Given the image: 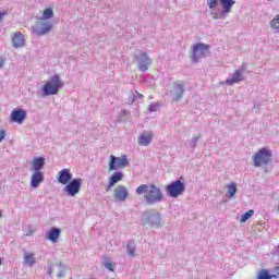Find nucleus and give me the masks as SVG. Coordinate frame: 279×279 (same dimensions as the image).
<instances>
[{"instance_id": "nucleus-19", "label": "nucleus", "mask_w": 279, "mask_h": 279, "mask_svg": "<svg viewBox=\"0 0 279 279\" xmlns=\"http://www.w3.org/2000/svg\"><path fill=\"white\" fill-rule=\"evenodd\" d=\"M45 169V157H36L33 159L31 171L41 172Z\"/></svg>"}, {"instance_id": "nucleus-23", "label": "nucleus", "mask_w": 279, "mask_h": 279, "mask_svg": "<svg viewBox=\"0 0 279 279\" xmlns=\"http://www.w3.org/2000/svg\"><path fill=\"white\" fill-rule=\"evenodd\" d=\"M36 263V257L34 253H25L24 254V264L28 265V267H34V264Z\"/></svg>"}, {"instance_id": "nucleus-18", "label": "nucleus", "mask_w": 279, "mask_h": 279, "mask_svg": "<svg viewBox=\"0 0 279 279\" xmlns=\"http://www.w3.org/2000/svg\"><path fill=\"white\" fill-rule=\"evenodd\" d=\"M12 45L14 49L25 47V36L21 32H16L12 37Z\"/></svg>"}, {"instance_id": "nucleus-41", "label": "nucleus", "mask_w": 279, "mask_h": 279, "mask_svg": "<svg viewBox=\"0 0 279 279\" xmlns=\"http://www.w3.org/2000/svg\"><path fill=\"white\" fill-rule=\"evenodd\" d=\"M58 278H64V272H59Z\"/></svg>"}, {"instance_id": "nucleus-2", "label": "nucleus", "mask_w": 279, "mask_h": 279, "mask_svg": "<svg viewBox=\"0 0 279 279\" xmlns=\"http://www.w3.org/2000/svg\"><path fill=\"white\" fill-rule=\"evenodd\" d=\"M235 3L236 0H207V5L214 21L226 19V16L232 12V8Z\"/></svg>"}, {"instance_id": "nucleus-24", "label": "nucleus", "mask_w": 279, "mask_h": 279, "mask_svg": "<svg viewBox=\"0 0 279 279\" xmlns=\"http://www.w3.org/2000/svg\"><path fill=\"white\" fill-rule=\"evenodd\" d=\"M199 138H202V136H194L192 137V140L187 141L185 143V147L186 149H195V147H197V143H199Z\"/></svg>"}, {"instance_id": "nucleus-10", "label": "nucleus", "mask_w": 279, "mask_h": 279, "mask_svg": "<svg viewBox=\"0 0 279 279\" xmlns=\"http://www.w3.org/2000/svg\"><path fill=\"white\" fill-rule=\"evenodd\" d=\"M109 158V171H119V169H123L130 165L126 156L116 157L114 155H110Z\"/></svg>"}, {"instance_id": "nucleus-8", "label": "nucleus", "mask_w": 279, "mask_h": 279, "mask_svg": "<svg viewBox=\"0 0 279 279\" xmlns=\"http://www.w3.org/2000/svg\"><path fill=\"white\" fill-rule=\"evenodd\" d=\"M135 60L137 62L138 71L145 73L149 66H151V58L147 56V52L143 50H137L135 53Z\"/></svg>"}, {"instance_id": "nucleus-33", "label": "nucleus", "mask_w": 279, "mask_h": 279, "mask_svg": "<svg viewBox=\"0 0 279 279\" xmlns=\"http://www.w3.org/2000/svg\"><path fill=\"white\" fill-rule=\"evenodd\" d=\"M104 265L105 269H108L109 271H114V264H112V262H106Z\"/></svg>"}, {"instance_id": "nucleus-1", "label": "nucleus", "mask_w": 279, "mask_h": 279, "mask_svg": "<svg viewBox=\"0 0 279 279\" xmlns=\"http://www.w3.org/2000/svg\"><path fill=\"white\" fill-rule=\"evenodd\" d=\"M136 195H144V202L147 206H156L165 202V194L160 187L155 184H142L135 190Z\"/></svg>"}, {"instance_id": "nucleus-44", "label": "nucleus", "mask_w": 279, "mask_h": 279, "mask_svg": "<svg viewBox=\"0 0 279 279\" xmlns=\"http://www.w3.org/2000/svg\"><path fill=\"white\" fill-rule=\"evenodd\" d=\"M2 263H3V262H2L1 258H0V265H2Z\"/></svg>"}, {"instance_id": "nucleus-3", "label": "nucleus", "mask_w": 279, "mask_h": 279, "mask_svg": "<svg viewBox=\"0 0 279 279\" xmlns=\"http://www.w3.org/2000/svg\"><path fill=\"white\" fill-rule=\"evenodd\" d=\"M62 88H64V82H62L60 75L54 74L41 87L43 97H51V95H58Z\"/></svg>"}, {"instance_id": "nucleus-4", "label": "nucleus", "mask_w": 279, "mask_h": 279, "mask_svg": "<svg viewBox=\"0 0 279 279\" xmlns=\"http://www.w3.org/2000/svg\"><path fill=\"white\" fill-rule=\"evenodd\" d=\"M142 222L144 226H149V228H160L162 226V216L160 213L149 209L143 213Z\"/></svg>"}, {"instance_id": "nucleus-14", "label": "nucleus", "mask_w": 279, "mask_h": 279, "mask_svg": "<svg viewBox=\"0 0 279 279\" xmlns=\"http://www.w3.org/2000/svg\"><path fill=\"white\" fill-rule=\"evenodd\" d=\"M57 180L59 184L66 185L70 183L73 180V173H71V169L65 168L59 171Z\"/></svg>"}, {"instance_id": "nucleus-13", "label": "nucleus", "mask_w": 279, "mask_h": 279, "mask_svg": "<svg viewBox=\"0 0 279 279\" xmlns=\"http://www.w3.org/2000/svg\"><path fill=\"white\" fill-rule=\"evenodd\" d=\"M82 189V178L72 179L65 186L63 187V191L66 193V195H70V197H75L77 193H80V190Z\"/></svg>"}, {"instance_id": "nucleus-20", "label": "nucleus", "mask_w": 279, "mask_h": 279, "mask_svg": "<svg viewBox=\"0 0 279 279\" xmlns=\"http://www.w3.org/2000/svg\"><path fill=\"white\" fill-rule=\"evenodd\" d=\"M153 140L154 135H151V133H142L138 137V145L142 147H148V145H151Z\"/></svg>"}, {"instance_id": "nucleus-32", "label": "nucleus", "mask_w": 279, "mask_h": 279, "mask_svg": "<svg viewBox=\"0 0 279 279\" xmlns=\"http://www.w3.org/2000/svg\"><path fill=\"white\" fill-rule=\"evenodd\" d=\"M158 108H160L159 104H150L148 106V112H158Z\"/></svg>"}, {"instance_id": "nucleus-16", "label": "nucleus", "mask_w": 279, "mask_h": 279, "mask_svg": "<svg viewBox=\"0 0 279 279\" xmlns=\"http://www.w3.org/2000/svg\"><path fill=\"white\" fill-rule=\"evenodd\" d=\"M27 117V112L23 109H15L11 112V121L12 123H17L21 125Z\"/></svg>"}, {"instance_id": "nucleus-15", "label": "nucleus", "mask_w": 279, "mask_h": 279, "mask_svg": "<svg viewBox=\"0 0 279 279\" xmlns=\"http://www.w3.org/2000/svg\"><path fill=\"white\" fill-rule=\"evenodd\" d=\"M129 195H130V192H128V189L123 185H118L113 190V197L118 202H125V199H128Z\"/></svg>"}, {"instance_id": "nucleus-27", "label": "nucleus", "mask_w": 279, "mask_h": 279, "mask_svg": "<svg viewBox=\"0 0 279 279\" xmlns=\"http://www.w3.org/2000/svg\"><path fill=\"white\" fill-rule=\"evenodd\" d=\"M270 27L275 34H279V14L270 21Z\"/></svg>"}, {"instance_id": "nucleus-45", "label": "nucleus", "mask_w": 279, "mask_h": 279, "mask_svg": "<svg viewBox=\"0 0 279 279\" xmlns=\"http://www.w3.org/2000/svg\"><path fill=\"white\" fill-rule=\"evenodd\" d=\"M1 215H2V214H1V211H0V217H1Z\"/></svg>"}, {"instance_id": "nucleus-9", "label": "nucleus", "mask_w": 279, "mask_h": 279, "mask_svg": "<svg viewBox=\"0 0 279 279\" xmlns=\"http://www.w3.org/2000/svg\"><path fill=\"white\" fill-rule=\"evenodd\" d=\"M208 49H210V46L206 44L194 45L192 56H191L192 62H194V64H197V62H199V60H202V58H204V56L208 53Z\"/></svg>"}, {"instance_id": "nucleus-29", "label": "nucleus", "mask_w": 279, "mask_h": 279, "mask_svg": "<svg viewBox=\"0 0 279 279\" xmlns=\"http://www.w3.org/2000/svg\"><path fill=\"white\" fill-rule=\"evenodd\" d=\"M145 96H143V94L138 93V92H133V99H132V104H141V101H143Z\"/></svg>"}, {"instance_id": "nucleus-43", "label": "nucleus", "mask_w": 279, "mask_h": 279, "mask_svg": "<svg viewBox=\"0 0 279 279\" xmlns=\"http://www.w3.org/2000/svg\"><path fill=\"white\" fill-rule=\"evenodd\" d=\"M47 274H48V276H51V268H48Z\"/></svg>"}, {"instance_id": "nucleus-36", "label": "nucleus", "mask_w": 279, "mask_h": 279, "mask_svg": "<svg viewBox=\"0 0 279 279\" xmlns=\"http://www.w3.org/2000/svg\"><path fill=\"white\" fill-rule=\"evenodd\" d=\"M121 117H128V110L123 109L120 111Z\"/></svg>"}, {"instance_id": "nucleus-26", "label": "nucleus", "mask_w": 279, "mask_h": 279, "mask_svg": "<svg viewBox=\"0 0 279 279\" xmlns=\"http://www.w3.org/2000/svg\"><path fill=\"white\" fill-rule=\"evenodd\" d=\"M49 19H53V9L51 8L44 10L43 16L39 19V21H47Z\"/></svg>"}, {"instance_id": "nucleus-21", "label": "nucleus", "mask_w": 279, "mask_h": 279, "mask_svg": "<svg viewBox=\"0 0 279 279\" xmlns=\"http://www.w3.org/2000/svg\"><path fill=\"white\" fill-rule=\"evenodd\" d=\"M62 230L60 228H51L47 233L48 241H51L52 243H58V239H60Z\"/></svg>"}, {"instance_id": "nucleus-11", "label": "nucleus", "mask_w": 279, "mask_h": 279, "mask_svg": "<svg viewBox=\"0 0 279 279\" xmlns=\"http://www.w3.org/2000/svg\"><path fill=\"white\" fill-rule=\"evenodd\" d=\"M186 93V83L184 81L173 83V89L170 90L172 101H180Z\"/></svg>"}, {"instance_id": "nucleus-22", "label": "nucleus", "mask_w": 279, "mask_h": 279, "mask_svg": "<svg viewBox=\"0 0 279 279\" xmlns=\"http://www.w3.org/2000/svg\"><path fill=\"white\" fill-rule=\"evenodd\" d=\"M123 180V172L122 171H116L109 178V186H114L116 184H119Z\"/></svg>"}, {"instance_id": "nucleus-5", "label": "nucleus", "mask_w": 279, "mask_h": 279, "mask_svg": "<svg viewBox=\"0 0 279 279\" xmlns=\"http://www.w3.org/2000/svg\"><path fill=\"white\" fill-rule=\"evenodd\" d=\"M186 191V185L182 182V178L172 181L166 186V193L169 197L178 199Z\"/></svg>"}, {"instance_id": "nucleus-31", "label": "nucleus", "mask_w": 279, "mask_h": 279, "mask_svg": "<svg viewBox=\"0 0 279 279\" xmlns=\"http://www.w3.org/2000/svg\"><path fill=\"white\" fill-rule=\"evenodd\" d=\"M228 193H229V197H232L233 195H236V184L231 183L228 186Z\"/></svg>"}, {"instance_id": "nucleus-25", "label": "nucleus", "mask_w": 279, "mask_h": 279, "mask_svg": "<svg viewBox=\"0 0 279 279\" xmlns=\"http://www.w3.org/2000/svg\"><path fill=\"white\" fill-rule=\"evenodd\" d=\"M126 252L129 256H131V258H134V256H136V244L133 241L126 244Z\"/></svg>"}, {"instance_id": "nucleus-12", "label": "nucleus", "mask_w": 279, "mask_h": 279, "mask_svg": "<svg viewBox=\"0 0 279 279\" xmlns=\"http://www.w3.org/2000/svg\"><path fill=\"white\" fill-rule=\"evenodd\" d=\"M32 29L36 36H45L49 34L51 29H53V24L47 20H41L37 22L36 25L32 27Z\"/></svg>"}, {"instance_id": "nucleus-6", "label": "nucleus", "mask_w": 279, "mask_h": 279, "mask_svg": "<svg viewBox=\"0 0 279 279\" xmlns=\"http://www.w3.org/2000/svg\"><path fill=\"white\" fill-rule=\"evenodd\" d=\"M274 154L269 148L264 147L260 148L253 157L254 167H263L265 165H269L271 162Z\"/></svg>"}, {"instance_id": "nucleus-7", "label": "nucleus", "mask_w": 279, "mask_h": 279, "mask_svg": "<svg viewBox=\"0 0 279 279\" xmlns=\"http://www.w3.org/2000/svg\"><path fill=\"white\" fill-rule=\"evenodd\" d=\"M247 71V64L243 63L234 73L229 74L226 80L227 86H234V84H239L245 81L244 73Z\"/></svg>"}, {"instance_id": "nucleus-39", "label": "nucleus", "mask_w": 279, "mask_h": 279, "mask_svg": "<svg viewBox=\"0 0 279 279\" xmlns=\"http://www.w3.org/2000/svg\"><path fill=\"white\" fill-rule=\"evenodd\" d=\"M274 271L276 272L277 276H279V266L278 265L274 267Z\"/></svg>"}, {"instance_id": "nucleus-17", "label": "nucleus", "mask_w": 279, "mask_h": 279, "mask_svg": "<svg viewBox=\"0 0 279 279\" xmlns=\"http://www.w3.org/2000/svg\"><path fill=\"white\" fill-rule=\"evenodd\" d=\"M45 182V174L43 172H34L31 177V186L33 189H38L40 184Z\"/></svg>"}, {"instance_id": "nucleus-35", "label": "nucleus", "mask_w": 279, "mask_h": 279, "mask_svg": "<svg viewBox=\"0 0 279 279\" xmlns=\"http://www.w3.org/2000/svg\"><path fill=\"white\" fill-rule=\"evenodd\" d=\"M3 138H5V131L0 130V143L3 141Z\"/></svg>"}, {"instance_id": "nucleus-38", "label": "nucleus", "mask_w": 279, "mask_h": 279, "mask_svg": "<svg viewBox=\"0 0 279 279\" xmlns=\"http://www.w3.org/2000/svg\"><path fill=\"white\" fill-rule=\"evenodd\" d=\"M3 64H5V59H0V69H3Z\"/></svg>"}, {"instance_id": "nucleus-37", "label": "nucleus", "mask_w": 279, "mask_h": 279, "mask_svg": "<svg viewBox=\"0 0 279 279\" xmlns=\"http://www.w3.org/2000/svg\"><path fill=\"white\" fill-rule=\"evenodd\" d=\"M8 12H0V22L3 21V16H7Z\"/></svg>"}, {"instance_id": "nucleus-42", "label": "nucleus", "mask_w": 279, "mask_h": 279, "mask_svg": "<svg viewBox=\"0 0 279 279\" xmlns=\"http://www.w3.org/2000/svg\"><path fill=\"white\" fill-rule=\"evenodd\" d=\"M109 189H112V186H110V183H108V185L106 186V191H108Z\"/></svg>"}, {"instance_id": "nucleus-30", "label": "nucleus", "mask_w": 279, "mask_h": 279, "mask_svg": "<svg viewBox=\"0 0 279 279\" xmlns=\"http://www.w3.org/2000/svg\"><path fill=\"white\" fill-rule=\"evenodd\" d=\"M269 270L262 269L257 275V279H269Z\"/></svg>"}, {"instance_id": "nucleus-28", "label": "nucleus", "mask_w": 279, "mask_h": 279, "mask_svg": "<svg viewBox=\"0 0 279 279\" xmlns=\"http://www.w3.org/2000/svg\"><path fill=\"white\" fill-rule=\"evenodd\" d=\"M252 217H254V210L250 209L248 211H246L241 216L240 221L241 223H245V221H247L248 219H252Z\"/></svg>"}, {"instance_id": "nucleus-40", "label": "nucleus", "mask_w": 279, "mask_h": 279, "mask_svg": "<svg viewBox=\"0 0 279 279\" xmlns=\"http://www.w3.org/2000/svg\"><path fill=\"white\" fill-rule=\"evenodd\" d=\"M269 279H278V275H269Z\"/></svg>"}, {"instance_id": "nucleus-34", "label": "nucleus", "mask_w": 279, "mask_h": 279, "mask_svg": "<svg viewBox=\"0 0 279 279\" xmlns=\"http://www.w3.org/2000/svg\"><path fill=\"white\" fill-rule=\"evenodd\" d=\"M272 256H279V245L275 246L272 250Z\"/></svg>"}]
</instances>
